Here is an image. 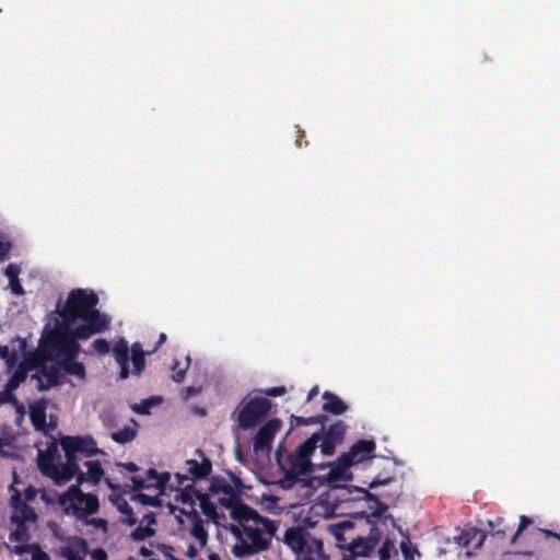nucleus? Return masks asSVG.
I'll return each instance as SVG.
<instances>
[{"label": "nucleus", "mask_w": 560, "mask_h": 560, "mask_svg": "<svg viewBox=\"0 0 560 560\" xmlns=\"http://www.w3.org/2000/svg\"><path fill=\"white\" fill-rule=\"evenodd\" d=\"M98 296L93 291L73 289L65 304L62 306L58 304L56 312L65 327H70L78 319L82 320L83 324L74 328V336L80 340H86L95 334L107 330L110 324L109 317L96 310Z\"/></svg>", "instance_id": "f257e3e1"}, {"label": "nucleus", "mask_w": 560, "mask_h": 560, "mask_svg": "<svg viewBox=\"0 0 560 560\" xmlns=\"http://www.w3.org/2000/svg\"><path fill=\"white\" fill-rule=\"evenodd\" d=\"M319 441L320 432L313 433L292 453H289L284 460H282V447H278L276 459L284 471V477L280 480L282 488L290 489L300 480V477L310 476L317 469L327 468L328 464H313L311 460Z\"/></svg>", "instance_id": "f03ea898"}, {"label": "nucleus", "mask_w": 560, "mask_h": 560, "mask_svg": "<svg viewBox=\"0 0 560 560\" xmlns=\"http://www.w3.org/2000/svg\"><path fill=\"white\" fill-rule=\"evenodd\" d=\"M258 521L262 523L264 528L253 525H243L242 528L232 527V534L238 539V542L232 547L235 558H247L270 548L277 527L269 518L258 517Z\"/></svg>", "instance_id": "7ed1b4c3"}, {"label": "nucleus", "mask_w": 560, "mask_h": 560, "mask_svg": "<svg viewBox=\"0 0 560 560\" xmlns=\"http://www.w3.org/2000/svg\"><path fill=\"white\" fill-rule=\"evenodd\" d=\"M273 404L264 396L244 397L231 415V419L237 423L238 429L248 431L255 429L269 416Z\"/></svg>", "instance_id": "20e7f679"}, {"label": "nucleus", "mask_w": 560, "mask_h": 560, "mask_svg": "<svg viewBox=\"0 0 560 560\" xmlns=\"http://www.w3.org/2000/svg\"><path fill=\"white\" fill-rule=\"evenodd\" d=\"M283 542L296 555V560L303 557L317 560H329L323 541L314 537L304 527H290L285 530Z\"/></svg>", "instance_id": "39448f33"}, {"label": "nucleus", "mask_w": 560, "mask_h": 560, "mask_svg": "<svg viewBox=\"0 0 560 560\" xmlns=\"http://www.w3.org/2000/svg\"><path fill=\"white\" fill-rule=\"evenodd\" d=\"M67 515H74L78 520L86 518L98 512L100 501L94 493H84L78 485H71L57 500Z\"/></svg>", "instance_id": "423d86ee"}, {"label": "nucleus", "mask_w": 560, "mask_h": 560, "mask_svg": "<svg viewBox=\"0 0 560 560\" xmlns=\"http://www.w3.org/2000/svg\"><path fill=\"white\" fill-rule=\"evenodd\" d=\"M40 472L50 478L55 485L61 486L70 481L78 472V458L66 457L65 463L56 464L51 456H40L38 459Z\"/></svg>", "instance_id": "0eeeda50"}, {"label": "nucleus", "mask_w": 560, "mask_h": 560, "mask_svg": "<svg viewBox=\"0 0 560 560\" xmlns=\"http://www.w3.org/2000/svg\"><path fill=\"white\" fill-rule=\"evenodd\" d=\"M79 337L74 336V329L70 330L63 324L56 323V329L50 337V343L56 357L63 360L77 359L80 352Z\"/></svg>", "instance_id": "6e6552de"}, {"label": "nucleus", "mask_w": 560, "mask_h": 560, "mask_svg": "<svg viewBox=\"0 0 560 560\" xmlns=\"http://www.w3.org/2000/svg\"><path fill=\"white\" fill-rule=\"evenodd\" d=\"M330 469L324 476L323 480L334 488L338 489L341 493L338 495V499L342 502L351 501V500H360L359 494L357 497H352L355 491L349 492L345 490V488H357L355 486H338L339 481H347L352 479V472L350 471V467L352 464L349 460H342V454L337 458L336 462L327 463Z\"/></svg>", "instance_id": "1a4fd4ad"}, {"label": "nucleus", "mask_w": 560, "mask_h": 560, "mask_svg": "<svg viewBox=\"0 0 560 560\" xmlns=\"http://www.w3.org/2000/svg\"><path fill=\"white\" fill-rule=\"evenodd\" d=\"M345 490L352 492L351 488H345ZM353 491H355L357 494H359V499L365 500L366 502L371 503V505L369 506V511L358 512L355 513V516L359 518H364L369 524H372L368 537H375L377 538L378 542L381 533L376 527L375 523L372 522V518H380L381 516H383L385 512L388 510V505L382 502L376 494L371 493L366 488H353Z\"/></svg>", "instance_id": "9d476101"}, {"label": "nucleus", "mask_w": 560, "mask_h": 560, "mask_svg": "<svg viewBox=\"0 0 560 560\" xmlns=\"http://www.w3.org/2000/svg\"><path fill=\"white\" fill-rule=\"evenodd\" d=\"M60 446L65 452L66 457L78 458V460L80 459L79 455L91 457L93 455L103 453L97 448L95 440L91 436H61Z\"/></svg>", "instance_id": "9b49d317"}, {"label": "nucleus", "mask_w": 560, "mask_h": 560, "mask_svg": "<svg viewBox=\"0 0 560 560\" xmlns=\"http://www.w3.org/2000/svg\"><path fill=\"white\" fill-rule=\"evenodd\" d=\"M347 429V424L341 420L330 424L327 429H325V425L322 427L319 431L320 444L317 447H319L323 456H332L335 454L336 448L345 441Z\"/></svg>", "instance_id": "f8f14e48"}, {"label": "nucleus", "mask_w": 560, "mask_h": 560, "mask_svg": "<svg viewBox=\"0 0 560 560\" xmlns=\"http://www.w3.org/2000/svg\"><path fill=\"white\" fill-rule=\"evenodd\" d=\"M11 497L9 500V505L12 509V514L10 516L11 523H35L38 518L35 510L28 505V503L23 502L22 493L19 489H15L13 485L10 486Z\"/></svg>", "instance_id": "ddd939ff"}, {"label": "nucleus", "mask_w": 560, "mask_h": 560, "mask_svg": "<svg viewBox=\"0 0 560 560\" xmlns=\"http://www.w3.org/2000/svg\"><path fill=\"white\" fill-rule=\"evenodd\" d=\"M282 428V421L278 418L265 422L252 439L255 453L266 452L271 448L276 434Z\"/></svg>", "instance_id": "4468645a"}, {"label": "nucleus", "mask_w": 560, "mask_h": 560, "mask_svg": "<svg viewBox=\"0 0 560 560\" xmlns=\"http://www.w3.org/2000/svg\"><path fill=\"white\" fill-rule=\"evenodd\" d=\"M187 466L190 477L177 472L175 477L178 486H184L185 481H190L189 483L194 485L197 480L207 478L212 471V463L207 457H203L201 463L196 459H189L187 460Z\"/></svg>", "instance_id": "2eb2a0df"}, {"label": "nucleus", "mask_w": 560, "mask_h": 560, "mask_svg": "<svg viewBox=\"0 0 560 560\" xmlns=\"http://www.w3.org/2000/svg\"><path fill=\"white\" fill-rule=\"evenodd\" d=\"M376 444L373 440H359L348 452L342 453V460H349L352 466L374 456Z\"/></svg>", "instance_id": "dca6fc26"}, {"label": "nucleus", "mask_w": 560, "mask_h": 560, "mask_svg": "<svg viewBox=\"0 0 560 560\" xmlns=\"http://www.w3.org/2000/svg\"><path fill=\"white\" fill-rule=\"evenodd\" d=\"M213 494H224L220 502L223 506H231L240 501V494L236 489L223 477L212 478L209 487Z\"/></svg>", "instance_id": "f3484780"}, {"label": "nucleus", "mask_w": 560, "mask_h": 560, "mask_svg": "<svg viewBox=\"0 0 560 560\" xmlns=\"http://www.w3.org/2000/svg\"><path fill=\"white\" fill-rule=\"evenodd\" d=\"M377 545L375 537H358L348 546L349 555H345L342 560H354L358 557H368Z\"/></svg>", "instance_id": "a211bd4d"}, {"label": "nucleus", "mask_w": 560, "mask_h": 560, "mask_svg": "<svg viewBox=\"0 0 560 560\" xmlns=\"http://www.w3.org/2000/svg\"><path fill=\"white\" fill-rule=\"evenodd\" d=\"M323 398L326 400L323 404V411L334 416H340L348 410L346 402L336 394L331 392H324Z\"/></svg>", "instance_id": "6ab92c4d"}, {"label": "nucleus", "mask_w": 560, "mask_h": 560, "mask_svg": "<svg viewBox=\"0 0 560 560\" xmlns=\"http://www.w3.org/2000/svg\"><path fill=\"white\" fill-rule=\"evenodd\" d=\"M189 521L192 524V527L190 529L191 536L199 541L201 547H203L208 540V533L205 528V523L200 517L199 513L196 511V509L190 510Z\"/></svg>", "instance_id": "aec40b11"}, {"label": "nucleus", "mask_w": 560, "mask_h": 560, "mask_svg": "<svg viewBox=\"0 0 560 560\" xmlns=\"http://www.w3.org/2000/svg\"><path fill=\"white\" fill-rule=\"evenodd\" d=\"M145 354H148V352H144L143 349H142V346L139 343V342H135L132 346H131V361H132V364H133V371L132 373L137 376H140L141 373L143 372L144 370V366H145Z\"/></svg>", "instance_id": "412c9836"}, {"label": "nucleus", "mask_w": 560, "mask_h": 560, "mask_svg": "<svg viewBox=\"0 0 560 560\" xmlns=\"http://www.w3.org/2000/svg\"><path fill=\"white\" fill-rule=\"evenodd\" d=\"M226 508L232 510V516L236 520L248 521L250 518L258 520V517H260L255 510L243 503L241 498L237 503Z\"/></svg>", "instance_id": "4be33fe9"}, {"label": "nucleus", "mask_w": 560, "mask_h": 560, "mask_svg": "<svg viewBox=\"0 0 560 560\" xmlns=\"http://www.w3.org/2000/svg\"><path fill=\"white\" fill-rule=\"evenodd\" d=\"M196 499L199 501V506L202 511V513L211 518L215 520L218 512H217V505L210 500L209 495L207 493H203L201 491H195Z\"/></svg>", "instance_id": "5701e85b"}, {"label": "nucleus", "mask_w": 560, "mask_h": 560, "mask_svg": "<svg viewBox=\"0 0 560 560\" xmlns=\"http://www.w3.org/2000/svg\"><path fill=\"white\" fill-rule=\"evenodd\" d=\"M32 551L33 560H50L47 552L43 551L37 544L32 545H18L14 547L13 552L15 555H23Z\"/></svg>", "instance_id": "b1692460"}, {"label": "nucleus", "mask_w": 560, "mask_h": 560, "mask_svg": "<svg viewBox=\"0 0 560 560\" xmlns=\"http://www.w3.org/2000/svg\"><path fill=\"white\" fill-rule=\"evenodd\" d=\"M15 525V529L12 530L9 535L10 541H16L22 545H27L26 542L31 539L30 530L26 526V523H13Z\"/></svg>", "instance_id": "393cba45"}, {"label": "nucleus", "mask_w": 560, "mask_h": 560, "mask_svg": "<svg viewBox=\"0 0 560 560\" xmlns=\"http://www.w3.org/2000/svg\"><path fill=\"white\" fill-rule=\"evenodd\" d=\"M60 365L62 370L69 375H74L80 378L85 377V368L83 363L77 362L75 359L63 360L60 362Z\"/></svg>", "instance_id": "a878e982"}, {"label": "nucleus", "mask_w": 560, "mask_h": 560, "mask_svg": "<svg viewBox=\"0 0 560 560\" xmlns=\"http://www.w3.org/2000/svg\"><path fill=\"white\" fill-rule=\"evenodd\" d=\"M31 421L36 430L46 428V410L43 406H34L30 411Z\"/></svg>", "instance_id": "bb28decb"}, {"label": "nucleus", "mask_w": 560, "mask_h": 560, "mask_svg": "<svg viewBox=\"0 0 560 560\" xmlns=\"http://www.w3.org/2000/svg\"><path fill=\"white\" fill-rule=\"evenodd\" d=\"M328 421V417L326 415H318L313 417H300V416H291V423L300 427V425H311V424H322L325 425V423Z\"/></svg>", "instance_id": "cd10ccee"}, {"label": "nucleus", "mask_w": 560, "mask_h": 560, "mask_svg": "<svg viewBox=\"0 0 560 560\" xmlns=\"http://www.w3.org/2000/svg\"><path fill=\"white\" fill-rule=\"evenodd\" d=\"M84 465L88 468L89 481L92 485H97L104 475L101 463L98 460H86Z\"/></svg>", "instance_id": "c85d7f7f"}, {"label": "nucleus", "mask_w": 560, "mask_h": 560, "mask_svg": "<svg viewBox=\"0 0 560 560\" xmlns=\"http://www.w3.org/2000/svg\"><path fill=\"white\" fill-rule=\"evenodd\" d=\"M113 354L117 363L129 362V346L124 338L119 339L115 343Z\"/></svg>", "instance_id": "c756f323"}, {"label": "nucleus", "mask_w": 560, "mask_h": 560, "mask_svg": "<svg viewBox=\"0 0 560 560\" xmlns=\"http://www.w3.org/2000/svg\"><path fill=\"white\" fill-rule=\"evenodd\" d=\"M195 491H198L195 489L192 483H187L179 492V494L176 495V500L182 502L183 504H188L194 509L195 504Z\"/></svg>", "instance_id": "7c9ffc66"}, {"label": "nucleus", "mask_w": 560, "mask_h": 560, "mask_svg": "<svg viewBox=\"0 0 560 560\" xmlns=\"http://www.w3.org/2000/svg\"><path fill=\"white\" fill-rule=\"evenodd\" d=\"M137 435V431L130 427H125L121 430L112 433V439L119 443L126 444L131 442Z\"/></svg>", "instance_id": "2f4dec72"}, {"label": "nucleus", "mask_w": 560, "mask_h": 560, "mask_svg": "<svg viewBox=\"0 0 560 560\" xmlns=\"http://www.w3.org/2000/svg\"><path fill=\"white\" fill-rule=\"evenodd\" d=\"M40 373L46 377V384L43 383L42 378H38V388L39 389H46L49 388L58 383V372L50 368H43L40 370Z\"/></svg>", "instance_id": "473e14b6"}, {"label": "nucleus", "mask_w": 560, "mask_h": 560, "mask_svg": "<svg viewBox=\"0 0 560 560\" xmlns=\"http://www.w3.org/2000/svg\"><path fill=\"white\" fill-rule=\"evenodd\" d=\"M155 535V530L150 526H138L131 532V538L135 541H142Z\"/></svg>", "instance_id": "72a5a7b5"}, {"label": "nucleus", "mask_w": 560, "mask_h": 560, "mask_svg": "<svg viewBox=\"0 0 560 560\" xmlns=\"http://www.w3.org/2000/svg\"><path fill=\"white\" fill-rule=\"evenodd\" d=\"M189 365H190V357L189 355L186 357L185 366L180 368V369H179V362L175 360L172 365V370L175 371V373L172 375V380L176 383H182L185 378L186 371L189 368Z\"/></svg>", "instance_id": "f704fd0d"}, {"label": "nucleus", "mask_w": 560, "mask_h": 560, "mask_svg": "<svg viewBox=\"0 0 560 560\" xmlns=\"http://www.w3.org/2000/svg\"><path fill=\"white\" fill-rule=\"evenodd\" d=\"M504 520L502 517H497L494 521H489L488 525L490 527V534L493 537H497L499 539H504L506 536V533L504 529L500 528L503 525Z\"/></svg>", "instance_id": "c9c22d12"}, {"label": "nucleus", "mask_w": 560, "mask_h": 560, "mask_svg": "<svg viewBox=\"0 0 560 560\" xmlns=\"http://www.w3.org/2000/svg\"><path fill=\"white\" fill-rule=\"evenodd\" d=\"M477 534L476 528L464 530L460 535L455 537L456 542L460 547H468Z\"/></svg>", "instance_id": "e433bc0d"}, {"label": "nucleus", "mask_w": 560, "mask_h": 560, "mask_svg": "<svg viewBox=\"0 0 560 560\" xmlns=\"http://www.w3.org/2000/svg\"><path fill=\"white\" fill-rule=\"evenodd\" d=\"M132 501H138L143 505L158 506L160 505V501L156 497H151L145 493H136L131 497Z\"/></svg>", "instance_id": "4c0bfd02"}, {"label": "nucleus", "mask_w": 560, "mask_h": 560, "mask_svg": "<svg viewBox=\"0 0 560 560\" xmlns=\"http://www.w3.org/2000/svg\"><path fill=\"white\" fill-rule=\"evenodd\" d=\"M394 480V476H390V475H386V476H382V475H377L369 485H368V488L369 489H374L378 486H385V485H388L392 481Z\"/></svg>", "instance_id": "58836bf2"}, {"label": "nucleus", "mask_w": 560, "mask_h": 560, "mask_svg": "<svg viewBox=\"0 0 560 560\" xmlns=\"http://www.w3.org/2000/svg\"><path fill=\"white\" fill-rule=\"evenodd\" d=\"M533 523L532 518H529L528 516L526 515H522L520 517V524H518V528L517 530L515 532V534L513 535L512 539H511V542L514 544L516 541V539L518 538V536L523 533V530L525 528H527L530 524Z\"/></svg>", "instance_id": "ea45409f"}, {"label": "nucleus", "mask_w": 560, "mask_h": 560, "mask_svg": "<svg viewBox=\"0 0 560 560\" xmlns=\"http://www.w3.org/2000/svg\"><path fill=\"white\" fill-rule=\"evenodd\" d=\"M93 348L101 355L107 354L110 350L109 342L103 338L94 340Z\"/></svg>", "instance_id": "a19ab883"}, {"label": "nucleus", "mask_w": 560, "mask_h": 560, "mask_svg": "<svg viewBox=\"0 0 560 560\" xmlns=\"http://www.w3.org/2000/svg\"><path fill=\"white\" fill-rule=\"evenodd\" d=\"M59 495L60 494H58L56 491H47V490H42L40 491V499H42V501H44L47 504H55V503H57V500H58Z\"/></svg>", "instance_id": "79ce46f5"}, {"label": "nucleus", "mask_w": 560, "mask_h": 560, "mask_svg": "<svg viewBox=\"0 0 560 560\" xmlns=\"http://www.w3.org/2000/svg\"><path fill=\"white\" fill-rule=\"evenodd\" d=\"M171 479L170 472H159L156 482H152V487L163 490Z\"/></svg>", "instance_id": "37998d69"}, {"label": "nucleus", "mask_w": 560, "mask_h": 560, "mask_svg": "<svg viewBox=\"0 0 560 560\" xmlns=\"http://www.w3.org/2000/svg\"><path fill=\"white\" fill-rule=\"evenodd\" d=\"M392 548H393L392 542L388 540H385L378 550L380 560H389Z\"/></svg>", "instance_id": "c03bdc74"}, {"label": "nucleus", "mask_w": 560, "mask_h": 560, "mask_svg": "<svg viewBox=\"0 0 560 560\" xmlns=\"http://www.w3.org/2000/svg\"><path fill=\"white\" fill-rule=\"evenodd\" d=\"M25 378L24 372H15L8 382V386L14 390Z\"/></svg>", "instance_id": "a18cd8bd"}, {"label": "nucleus", "mask_w": 560, "mask_h": 560, "mask_svg": "<svg viewBox=\"0 0 560 560\" xmlns=\"http://www.w3.org/2000/svg\"><path fill=\"white\" fill-rule=\"evenodd\" d=\"M16 397L12 393V389L7 385V388L3 392H0V402H16Z\"/></svg>", "instance_id": "49530a36"}, {"label": "nucleus", "mask_w": 560, "mask_h": 560, "mask_svg": "<svg viewBox=\"0 0 560 560\" xmlns=\"http://www.w3.org/2000/svg\"><path fill=\"white\" fill-rule=\"evenodd\" d=\"M262 393L269 397H279V396L284 395L287 393V389L284 386H277V387L267 388V389L262 390Z\"/></svg>", "instance_id": "de8ad7c7"}, {"label": "nucleus", "mask_w": 560, "mask_h": 560, "mask_svg": "<svg viewBox=\"0 0 560 560\" xmlns=\"http://www.w3.org/2000/svg\"><path fill=\"white\" fill-rule=\"evenodd\" d=\"M132 487L135 490L148 489L152 483H147V480L141 477H131Z\"/></svg>", "instance_id": "09e8293b"}, {"label": "nucleus", "mask_w": 560, "mask_h": 560, "mask_svg": "<svg viewBox=\"0 0 560 560\" xmlns=\"http://www.w3.org/2000/svg\"><path fill=\"white\" fill-rule=\"evenodd\" d=\"M61 555L67 558V560H84L82 556L72 550L69 547H65L61 549Z\"/></svg>", "instance_id": "8fccbe9b"}, {"label": "nucleus", "mask_w": 560, "mask_h": 560, "mask_svg": "<svg viewBox=\"0 0 560 560\" xmlns=\"http://www.w3.org/2000/svg\"><path fill=\"white\" fill-rule=\"evenodd\" d=\"M9 285H10V289L13 294H15L18 296L24 294V289H23L22 284L20 283L19 278L10 280Z\"/></svg>", "instance_id": "3c124183"}, {"label": "nucleus", "mask_w": 560, "mask_h": 560, "mask_svg": "<svg viewBox=\"0 0 560 560\" xmlns=\"http://www.w3.org/2000/svg\"><path fill=\"white\" fill-rule=\"evenodd\" d=\"M37 493H38V490L34 486L30 485L24 490V500H23V502L28 503V502L33 501L36 498Z\"/></svg>", "instance_id": "603ef678"}, {"label": "nucleus", "mask_w": 560, "mask_h": 560, "mask_svg": "<svg viewBox=\"0 0 560 560\" xmlns=\"http://www.w3.org/2000/svg\"><path fill=\"white\" fill-rule=\"evenodd\" d=\"M118 511L124 515H131L132 508L128 504V502L124 499L116 502Z\"/></svg>", "instance_id": "864d4df0"}, {"label": "nucleus", "mask_w": 560, "mask_h": 560, "mask_svg": "<svg viewBox=\"0 0 560 560\" xmlns=\"http://www.w3.org/2000/svg\"><path fill=\"white\" fill-rule=\"evenodd\" d=\"M4 273L9 278V281L12 279H16V278H19L20 268H19V266H16L14 264H10L5 268Z\"/></svg>", "instance_id": "5fc2aeb1"}, {"label": "nucleus", "mask_w": 560, "mask_h": 560, "mask_svg": "<svg viewBox=\"0 0 560 560\" xmlns=\"http://www.w3.org/2000/svg\"><path fill=\"white\" fill-rule=\"evenodd\" d=\"M152 399H144L139 406H136L135 410L139 413L147 415L149 413V410L152 407Z\"/></svg>", "instance_id": "6e6d98bb"}, {"label": "nucleus", "mask_w": 560, "mask_h": 560, "mask_svg": "<svg viewBox=\"0 0 560 560\" xmlns=\"http://www.w3.org/2000/svg\"><path fill=\"white\" fill-rule=\"evenodd\" d=\"M92 560H107V552L103 548H96L91 552Z\"/></svg>", "instance_id": "4d7b16f0"}, {"label": "nucleus", "mask_w": 560, "mask_h": 560, "mask_svg": "<svg viewBox=\"0 0 560 560\" xmlns=\"http://www.w3.org/2000/svg\"><path fill=\"white\" fill-rule=\"evenodd\" d=\"M89 523L94 525L96 528H101L104 532L107 530L108 527V523L104 518H93Z\"/></svg>", "instance_id": "13d9d810"}, {"label": "nucleus", "mask_w": 560, "mask_h": 560, "mask_svg": "<svg viewBox=\"0 0 560 560\" xmlns=\"http://www.w3.org/2000/svg\"><path fill=\"white\" fill-rule=\"evenodd\" d=\"M74 477L77 478V483L79 487L84 482V481H89V476H88V472L84 474L81 469H80V466L78 465V472L74 475Z\"/></svg>", "instance_id": "bf43d9fd"}, {"label": "nucleus", "mask_w": 560, "mask_h": 560, "mask_svg": "<svg viewBox=\"0 0 560 560\" xmlns=\"http://www.w3.org/2000/svg\"><path fill=\"white\" fill-rule=\"evenodd\" d=\"M184 392H185L184 398L188 399L190 397L198 395L200 393V388L194 387V386H188L184 389Z\"/></svg>", "instance_id": "052dcab7"}, {"label": "nucleus", "mask_w": 560, "mask_h": 560, "mask_svg": "<svg viewBox=\"0 0 560 560\" xmlns=\"http://www.w3.org/2000/svg\"><path fill=\"white\" fill-rule=\"evenodd\" d=\"M119 368H120V373H119V376L121 380H126L128 376H129V364L128 362H125V363H118Z\"/></svg>", "instance_id": "680f3d73"}, {"label": "nucleus", "mask_w": 560, "mask_h": 560, "mask_svg": "<svg viewBox=\"0 0 560 560\" xmlns=\"http://www.w3.org/2000/svg\"><path fill=\"white\" fill-rule=\"evenodd\" d=\"M538 530L546 537V538H550V537H553L556 538L559 542H560V534L558 533H555L552 530H549V529H545V528H538Z\"/></svg>", "instance_id": "e2e57ef3"}, {"label": "nucleus", "mask_w": 560, "mask_h": 560, "mask_svg": "<svg viewBox=\"0 0 560 560\" xmlns=\"http://www.w3.org/2000/svg\"><path fill=\"white\" fill-rule=\"evenodd\" d=\"M147 479L156 482L159 472L155 468H149L145 472Z\"/></svg>", "instance_id": "0e129e2a"}, {"label": "nucleus", "mask_w": 560, "mask_h": 560, "mask_svg": "<svg viewBox=\"0 0 560 560\" xmlns=\"http://www.w3.org/2000/svg\"><path fill=\"white\" fill-rule=\"evenodd\" d=\"M119 465L122 466L129 472H136V471L139 470L138 465L135 464L133 462L122 463V464H119Z\"/></svg>", "instance_id": "69168bd1"}, {"label": "nucleus", "mask_w": 560, "mask_h": 560, "mask_svg": "<svg viewBox=\"0 0 560 560\" xmlns=\"http://www.w3.org/2000/svg\"><path fill=\"white\" fill-rule=\"evenodd\" d=\"M165 340H166V335L164 332L160 334L156 345L154 346V348L151 351H148V354H151L154 351H156L165 342Z\"/></svg>", "instance_id": "338daca9"}, {"label": "nucleus", "mask_w": 560, "mask_h": 560, "mask_svg": "<svg viewBox=\"0 0 560 560\" xmlns=\"http://www.w3.org/2000/svg\"><path fill=\"white\" fill-rule=\"evenodd\" d=\"M197 555H198L197 548L194 545H189V547L186 551V557L194 559L197 557Z\"/></svg>", "instance_id": "774afa93"}]
</instances>
